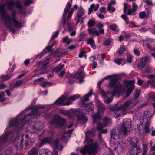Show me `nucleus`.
<instances>
[{
    "label": "nucleus",
    "mask_w": 155,
    "mask_h": 155,
    "mask_svg": "<svg viewBox=\"0 0 155 155\" xmlns=\"http://www.w3.org/2000/svg\"><path fill=\"white\" fill-rule=\"evenodd\" d=\"M5 6L4 4L0 5V13L1 18L4 21L7 28L10 31L14 33L15 31V29L9 25L12 24L16 28H19L21 26L22 24L17 21L15 19V11L14 10L12 12L11 19L9 14H6L5 9Z\"/></svg>",
    "instance_id": "2"
},
{
    "label": "nucleus",
    "mask_w": 155,
    "mask_h": 155,
    "mask_svg": "<svg viewBox=\"0 0 155 155\" xmlns=\"http://www.w3.org/2000/svg\"><path fill=\"white\" fill-rule=\"evenodd\" d=\"M45 107L44 105H38L35 106L30 105L20 113L14 119H11L9 121V127L14 126L18 127V131L26 123V119L28 117L34 116L37 117L41 114L38 110Z\"/></svg>",
    "instance_id": "1"
},
{
    "label": "nucleus",
    "mask_w": 155,
    "mask_h": 155,
    "mask_svg": "<svg viewBox=\"0 0 155 155\" xmlns=\"http://www.w3.org/2000/svg\"><path fill=\"white\" fill-rule=\"evenodd\" d=\"M92 117L94 119V123L97 119L99 118V114H94L92 115Z\"/></svg>",
    "instance_id": "54"
},
{
    "label": "nucleus",
    "mask_w": 155,
    "mask_h": 155,
    "mask_svg": "<svg viewBox=\"0 0 155 155\" xmlns=\"http://www.w3.org/2000/svg\"><path fill=\"white\" fill-rule=\"evenodd\" d=\"M85 11L82 8H80L77 14V17L80 18L84 15Z\"/></svg>",
    "instance_id": "30"
},
{
    "label": "nucleus",
    "mask_w": 155,
    "mask_h": 155,
    "mask_svg": "<svg viewBox=\"0 0 155 155\" xmlns=\"http://www.w3.org/2000/svg\"><path fill=\"white\" fill-rule=\"evenodd\" d=\"M137 8L138 5L135 3H133L132 5V9L136 12Z\"/></svg>",
    "instance_id": "60"
},
{
    "label": "nucleus",
    "mask_w": 155,
    "mask_h": 155,
    "mask_svg": "<svg viewBox=\"0 0 155 155\" xmlns=\"http://www.w3.org/2000/svg\"><path fill=\"white\" fill-rule=\"evenodd\" d=\"M23 83L24 82L22 80H18L14 84V86H13V87L14 88H16L18 87L21 86V84H23Z\"/></svg>",
    "instance_id": "35"
},
{
    "label": "nucleus",
    "mask_w": 155,
    "mask_h": 155,
    "mask_svg": "<svg viewBox=\"0 0 155 155\" xmlns=\"http://www.w3.org/2000/svg\"><path fill=\"white\" fill-rule=\"evenodd\" d=\"M136 104H133L131 100H129L126 101L125 103L120 106H115L114 108V110H122L125 111L129 108H132Z\"/></svg>",
    "instance_id": "11"
},
{
    "label": "nucleus",
    "mask_w": 155,
    "mask_h": 155,
    "mask_svg": "<svg viewBox=\"0 0 155 155\" xmlns=\"http://www.w3.org/2000/svg\"><path fill=\"white\" fill-rule=\"evenodd\" d=\"M140 93V90L137 91L135 94L134 99L137 98L139 96Z\"/></svg>",
    "instance_id": "56"
},
{
    "label": "nucleus",
    "mask_w": 155,
    "mask_h": 155,
    "mask_svg": "<svg viewBox=\"0 0 155 155\" xmlns=\"http://www.w3.org/2000/svg\"><path fill=\"white\" fill-rule=\"evenodd\" d=\"M138 143L137 139L135 137H133L131 139L130 141V144L132 146L137 145V144Z\"/></svg>",
    "instance_id": "32"
},
{
    "label": "nucleus",
    "mask_w": 155,
    "mask_h": 155,
    "mask_svg": "<svg viewBox=\"0 0 155 155\" xmlns=\"http://www.w3.org/2000/svg\"><path fill=\"white\" fill-rule=\"evenodd\" d=\"M111 43V41L110 39H107L104 42V45L106 46L109 45Z\"/></svg>",
    "instance_id": "58"
},
{
    "label": "nucleus",
    "mask_w": 155,
    "mask_h": 155,
    "mask_svg": "<svg viewBox=\"0 0 155 155\" xmlns=\"http://www.w3.org/2000/svg\"><path fill=\"white\" fill-rule=\"evenodd\" d=\"M109 27L110 29L112 31H115L116 30L117 28V25L116 24H114L110 25Z\"/></svg>",
    "instance_id": "49"
},
{
    "label": "nucleus",
    "mask_w": 155,
    "mask_h": 155,
    "mask_svg": "<svg viewBox=\"0 0 155 155\" xmlns=\"http://www.w3.org/2000/svg\"><path fill=\"white\" fill-rule=\"evenodd\" d=\"M121 17L125 21L126 23L127 24L128 23V18L125 15H122Z\"/></svg>",
    "instance_id": "52"
},
{
    "label": "nucleus",
    "mask_w": 155,
    "mask_h": 155,
    "mask_svg": "<svg viewBox=\"0 0 155 155\" xmlns=\"http://www.w3.org/2000/svg\"><path fill=\"white\" fill-rule=\"evenodd\" d=\"M132 57L130 55H129L127 57V61L128 62H131L132 61Z\"/></svg>",
    "instance_id": "61"
},
{
    "label": "nucleus",
    "mask_w": 155,
    "mask_h": 155,
    "mask_svg": "<svg viewBox=\"0 0 155 155\" xmlns=\"http://www.w3.org/2000/svg\"><path fill=\"white\" fill-rule=\"evenodd\" d=\"M68 31L69 32L71 31L73 29V25L70 23H68Z\"/></svg>",
    "instance_id": "57"
},
{
    "label": "nucleus",
    "mask_w": 155,
    "mask_h": 155,
    "mask_svg": "<svg viewBox=\"0 0 155 155\" xmlns=\"http://www.w3.org/2000/svg\"><path fill=\"white\" fill-rule=\"evenodd\" d=\"M38 153V150L35 148H33L28 152L29 155H37Z\"/></svg>",
    "instance_id": "33"
},
{
    "label": "nucleus",
    "mask_w": 155,
    "mask_h": 155,
    "mask_svg": "<svg viewBox=\"0 0 155 155\" xmlns=\"http://www.w3.org/2000/svg\"><path fill=\"white\" fill-rule=\"evenodd\" d=\"M54 55L56 57H60L62 56L63 55H64L65 54L59 51H56L54 53Z\"/></svg>",
    "instance_id": "44"
},
{
    "label": "nucleus",
    "mask_w": 155,
    "mask_h": 155,
    "mask_svg": "<svg viewBox=\"0 0 155 155\" xmlns=\"http://www.w3.org/2000/svg\"><path fill=\"white\" fill-rule=\"evenodd\" d=\"M120 89L118 90V88H116V87L114 88L113 93L108 92L105 91L103 90H101V92L102 96L105 97V102L107 104L111 103L112 101L113 96L115 95L117 93L119 92Z\"/></svg>",
    "instance_id": "7"
},
{
    "label": "nucleus",
    "mask_w": 155,
    "mask_h": 155,
    "mask_svg": "<svg viewBox=\"0 0 155 155\" xmlns=\"http://www.w3.org/2000/svg\"><path fill=\"white\" fill-rule=\"evenodd\" d=\"M144 114L145 118H143V121L145 123L144 127V132L147 133L149 131V127L151 123V120L153 114L152 113L149 111H145Z\"/></svg>",
    "instance_id": "8"
},
{
    "label": "nucleus",
    "mask_w": 155,
    "mask_h": 155,
    "mask_svg": "<svg viewBox=\"0 0 155 155\" xmlns=\"http://www.w3.org/2000/svg\"><path fill=\"white\" fill-rule=\"evenodd\" d=\"M111 146L112 147V150L118 153L123 152L125 148L126 145L124 141L119 142L117 140H114L111 144Z\"/></svg>",
    "instance_id": "10"
},
{
    "label": "nucleus",
    "mask_w": 155,
    "mask_h": 155,
    "mask_svg": "<svg viewBox=\"0 0 155 155\" xmlns=\"http://www.w3.org/2000/svg\"><path fill=\"white\" fill-rule=\"evenodd\" d=\"M103 128V125L101 123H98L97 125V130H99L100 131H101Z\"/></svg>",
    "instance_id": "55"
},
{
    "label": "nucleus",
    "mask_w": 155,
    "mask_h": 155,
    "mask_svg": "<svg viewBox=\"0 0 155 155\" xmlns=\"http://www.w3.org/2000/svg\"><path fill=\"white\" fill-rule=\"evenodd\" d=\"M131 121L129 119H125L123 120L122 124L121 125L129 129L131 127Z\"/></svg>",
    "instance_id": "18"
},
{
    "label": "nucleus",
    "mask_w": 155,
    "mask_h": 155,
    "mask_svg": "<svg viewBox=\"0 0 155 155\" xmlns=\"http://www.w3.org/2000/svg\"><path fill=\"white\" fill-rule=\"evenodd\" d=\"M91 7L92 8L94 9L95 11H96L98 10V8L99 7V4H97L95 5L94 4H92L91 5Z\"/></svg>",
    "instance_id": "45"
},
{
    "label": "nucleus",
    "mask_w": 155,
    "mask_h": 155,
    "mask_svg": "<svg viewBox=\"0 0 155 155\" xmlns=\"http://www.w3.org/2000/svg\"><path fill=\"white\" fill-rule=\"evenodd\" d=\"M41 152H42V153L40 154L39 155H58V153L57 151H54L53 153L49 151H46L45 149H43L41 150Z\"/></svg>",
    "instance_id": "20"
},
{
    "label": "nucleus",
    "mask_w": 155,
    "mask_h": 155,
    "mask_svg": "<svg viewBox=\"0 0 155 155\" xmlns=\"http://www.w3.org/2000/svg\"><path fill=\"white\" fill-rule=\"evenodd\" d=\"M92 94V90H91L84 97V101H88L89 100V97H91Z\"/></svg>",
    "instance_id": "37"
},
{
    "label": "nucleus",
    "mask_w": 155,
    "mask_h": 155,
    "mask_svg": "<svg viewBox=\"0 0 155 155\" xmlns=\"http://www.w3.org/2000/svg\"><path fill=\"white\" fill-rule=\"evenodd\" d=\"M87 43L90 45L93 49H96V45L94 43V40L92 38H90L87 41Z\"/></svg>",
    "instance_id": "25"
},
{
    "label": "nucleus",
    "mask_w": 155,
    "mask_h": 155,
    "mask_svg": "<svg viewBox=\"0 0 155 155\" xmlns=\"http://www.w3.org/2000/svg\"><path fill=\"white\" fill-rule=\"evenodd\" d=\"M64 67V65H63L60 64L55 69V71L57 72H59L61 71Z\"/></svg>",
    "instance_id": "47"
},
{
    "label": "nucleus",
    "mask_w": 155,
    "mask_h": 155,
    "mask_svg": "<svg viewBox=\"0 0 155 155\" xmlns=\"http://www.w3.org/2000/svg\"><path fill=\"white\" fill-rule=\"evenodd\" d=\"M104 78L106 79L111 78L109 84V86L110 88L114 87L118 88V90L121 89V85L117 82L118 79L116 74L107 76Z\"/></svg>",
    "instance_id": "9"
},
{
    "label": "nucleus",
    "mask_w": 155,
    "mask_h": 155,
    "mask_svg": "<svg viewBox=\"0 0 155 155\" xmlns=\"http://www.w3.org/2000/svg\"><path fill=\"white\" fill-rule=\"evenodd\" d=\"M32 3V0H26L25 2V5H28Z\"/></svg>",
    "instance_id": "62"
},
{
    "label": "nucleus",
    "mask_w": 155,
    "mask_h": 155,
    "mask_svg": "<svg viewBox=\"0 0 155 155\" xmlns=\"http://www.w3.org/2000/svg\"><path fill=\"white\" fill-rule=\"evenodd\" d=\"M134 88V87H130L127 91L126 93V97H128L132 92Z\"/></svg>",
    "instance_id": "38"
},
{
    "label": "nucleus",
    "mask_w": 155,
    "mask_h": 155,
    "mask_svg": "<svg viewBox=\"0 0 155 155\" xmlns=\"http://www.w3.org/2000/svg\"><path fill=\"white\" fill-rule=\"evenodd\" d=\"M51 140V137H48L43 139L41 141L40 146H41L45 143L50 142Z\"/></svg>",
    "instance_id": "29"
},
{
    "label": "nucleus",
    "mask_w": 155,
    "mask_h": 155,
    "mask_svg": "<svg viewBox=\"0 0 155 155\" xmlns=\"http://www.w3.org/2000/svg\"><path fill=\"white\" fill-rule=\"evenodd\" d=\"M111 133V138L115 140L119 138V135L117 134L116 130L115 129H113L110 131Z\"/></svg>",
    "instance_id": "21"
},
{
    "label": "nucleus",
    "mask_w": 155,
    "mask_h": 155,
    "mask_svg": "<svg viewBox=\"0 0 155 155\" xmlns=\"http://www.w3.org/2000/svg\"><path fill=\"white\" fill-rule=\"evenodd\" d=\"M97 106L100 111H101L103 112L105 110V107L104 106L103 104L101 103V102H98L97 104Z\"/></svg>",
    "instance_id": "31"
},
{
    "label": "nucleus",
    "mask_w": 155,
    "mask_h": 155,
    "mask_svg": "<svg viewBox=\"0 0 155 155\" xmlns=\"http://www.w3.org/2000/svg\"><path fill=\"white\" fill-rule=\"evenodd\" d=\"M73 129L68 130V131L65 132L63 134L61 138V140L66 141L67 140L71 135V134L73 131Z\"/></svg>",
    "instance_id": "17"
},
{
    "label": "nucleus",
    "mask_w": 155,
    "mask_h": 155,
    "mask_svg": "<svg viewBox=\"0 0 155 155\" xmlns=\"http://www.w3.org/2000/svg\"><path fill=\"white\" fill-rule=\"evenodd\" d=\"M28 129L31 128L34 130H41L43 128V124L41 122H35L29 120L28 122Z\"/></svg>",
    "instance_id": "12"
},
{
    "label": "nucleus",
    "mask_w": 155,
    "mask_h": 155,
    "mask_svg": "<svg viewBox=\"0 0 155 155\" xmlns=\"http://www.w3.org/2000/svg\"><path fill=\"white\" fill-rule=\"evenodd\" d=\"M99 10L101 12L105 13L106 12V8L105 7H102Z\"/></svg>",
    "instance_id": "63"
},
{
    "label": "nucleus",
    "mask_w": 155,
    "mask_h": 155,
    "mask_svg": "<svg viewBox=\"0 0 155 155\" xmlns=\"http://www.w3.org/2000/svg\"><path fill=\"white\" fill-rule=\"evenodd\" d=\"M123 86L126 87H134V82L132 81H125L124 82Z\"/></svg>",
    "instance_id": "26"
},
{
    "label": "nucleus",
    "mask_w": 155,
    "mask_h": 155,
    "mask_svg": "<svg viewBox=\"0 0 155 155\" xmlns=\"http://www.w3.org/2000/svg\"><path fill=\"white\" fill-rule=\"evenodd\" d=\"M145 64L141 61L138 63L137 65V68L138 69H142L144 66Z\"/></svg>",
    "instance_id": "41"
},
{
    "label": "nucleus",
    "mask_w": 155,
    "mask_h": 155,
    "mask_svg": "<svg viewBox=\"0 0 155 155\" xmlns=\"http://www.w3.org/2000/svg\"><path fill=\"white\" fill-rule=\"evenodd\" d=\"M76 46L74 45H71L68 48V49L70 50H72L76 48Z\"/></svg>",
    "instance_id": "64"
},
{
    "label": "nucleus",
    "mask_w": 155,
    "mask_h": 155,
    "mask_svg": "<svg viewBox=\"0 0 155 155\" xmlns=\"http://www.w3.org/2000/svg\"><path fill=\"white\" fill-rule=\"evenodd\" d=\"M5 5L10 10L12 11V12L13 11H15V10H13V8L15 5L16 8L19 10L23 8L21 3L18 1H17L15 3V4L14 1H8L5 3Z\"/></svg>",
    "instance_id": "13"
},
{
    "label": "nucleus",
    "mask_w": 155,
    "mask_h": 155,
    "mask_svg": "<svg viewBox=\"0 0 155 155\" xmlns=\"http://www.w3.org/2000/svg\"><path fill=\"white\" fill-rule=\"evenodd\" d=\"M53 83L49 82H45L40 84V86L42 87H45L47 85H51Z\"/></svg>",
    "instance_id": "39"
},
{
    "label": "nucleus",
    "mask_w": 155,
    "mask_h": 155,
    "mask_svg": "<svg viewBox=\"0 0 155 155\" xmlns=\"http://www.w3.org/2000/svg\"><path fill=\"white\" fill-rule=\"evenodd\" d=\"M139 17L141 19H143L144 18H147L148 17V15H147L144 11L140 12L139 14Z\"/></svg>",
    "instance_id": "34"
},
{
    "label": "nucleus",
    "mask_w": 155,
    "mask_h": 155,
    "mask_svg": "<svg viewBox=\"0 0 155 155\" xmlns=\"http://www.w3.org/2000/svg\"><path fill=\"white\" fill-rule=\"evenodd\" d=\"M124 13H127V14L130 15H135V11L132 8H127L126 6L124 7Z\"/></svg>",
    "instance_id": "22"
},
{
    "label": "nucleus",
    "mask_w": 155,
    "mask_h": 155,
    "mask_svg": "<svg viewBox=\"0 0 155 155\" xmlns=\"http://www.w3.org/2000/svg\"><path fill=\"white\" fill-rule=\"evenodd\" d=\"M126 50L125 47L124 46H121L118 50V53L120 54H123Z\"/></svg>",
    "instance_id": "42"
},
{
    "label": "nucleus",
    "mask_w": 155,
    "mask_h": 155,
    "mask_svg": "<svg viewBox=\"0 0 155 155\" xmlns=\"http://www.w3.org/2000/svg\"><path fill=\"white\" fill-rule=\"evenodd\" d=\"M128 131V129L125 127L121 126L119 130V132L121 134L126 135L127 134Z\"/></svg>",
    "instance_id": "24"
},
{
    "label": "nucleus",
    "mask_w": 155,
    "mask_h": 155,
    "mask_svg": "<svg viewBox=\"0 0 155 155\" xmlns=\"http://www.w3.org/2000/svg\"><path fill=\"white\" fill-rule=\"evenodd\" d=\"M88 31L90 34H93L97 36L99 35V31L96 30L95 29L93 28L92 29H88Z\"/></svg>",
    "instance_id": "27"
},
{
    "label": "nucleus",
    "mask_w": 155,
    "mask_h": 155,
    "mask_svg": "<svg viewBox=\"0 0 155 155\" xmlns=\"http://www.w3.org/2000/svg\"><path fill=\"white\" fill-rule=\"evenodd\" d=\"M103 124L105 126L110 125L111 124V119L107 117H105L103 119Z\"/></svg>",
    "instance_id": "23"
},
{
    "label": "nucleus",
    "mask_w": 155,
    "mask_h": 155,
    "mask_svg": "<svg viewBox=\"0 0 155 155\" xmlns=\"http://www.w3.org/2000/svg\"><path fill=\"white\" fill-rule=\"evenodd\" d=\"M83 106L85 108V110L88 112L92 111L94 110V105L91 103L85 104L83 103Z\"/></svg>",
    "instance_id": "16"
},
{
    "label": "nucleus",
    "mask_w": 155,
    "mask_h": 155,
    "mask_svg": "<svg viewBox=\"0 0 155 155\" xmlns=\"http://www.w3.org/2000/svg\"><path fill=\"white\" fill-rule=\"evenodd\" d=\"M71 3L70 2H68L64 10L63 15V18L64 26L68 21H70L71 19V17L74 11V8H71Z\"/></svg>",
    "instance_id": "6"
},
{
    "label": "nucleus",
    "mask_w": 155,
    "mask_h": 155,
    "mask_svg": "<svg viewBox=\"0 0 155 155\" xmlns=\"http://www.w3.org/2000/svg\"><path fill=\"white\" fill-rule=\"evenodd\" d=\"M152 69L149 66H147L146 67L142 75L144 76H147V74L148 73L151 72Z\"/></svg>",
    "instance_id": "28"
},
{
    "label": "nucleus",
    "mask_w": 155,
    "mask_h": 155,
    "mask_svg": "<svg viewBox=\"0 0 155 155\" xmlns=\"http://www.w3.org/2000/svg\"><path fill=\"white\" fill-rule=\"evenodd\" d=\"M144 46H146V48H147L149 49L152 51H155V48H152V47L147 42H144Z\"/></svg>",
    "instance_id": "43"
},
{
    "label": "nucleus",
    "mask_w": 155,
    "mask_h": 155,
    "mask_svg": "<svg viewBox=\"0 0 155 155\" xmlns=\"http://www.w3.org/2000/svg\"><path fill=\"white\" fill-rule=\"evenodd\" d=\"M107 9L110 12H114L115 10V8L114 7H112L111 6L109 5H108Z\"/></svg>",
    "instance_id": "50"
},
{
    "label": "nucleus",
    "mask_w": 155,
    "mask_h": 155,
    "mask_svg": "<svg viewBox=\"0 0 155 155\" xmlns=\"http://www.w3.org/2000/svg\"><path fill=\"white\" fill-rule=\"evenodd\" d=\"M58 34H59V33L58 31H56L55 32H54V33L53 34L52 37L51 38V39L53 40V39H54L55 38H56L58 36Z\"/></svg>",
    "instance_id": "59"
},
{
    "label": "nucleus",
    "mask_w": 155,
    "mask_h": 155,
    "mask_svg": "<svg viewBox=\"0 0 155 155\" xmlns=\"http://www.w3.org/2000/svg\"><path fill=\"white\" fill-rule=\"evenodd\" d=\"M58 118L59 119V122L55 123V124L57 127L60 128L65 123V120L63 118H61L59 116H58Z\"/></svg>",
    "instance_id": "19"
},
{
    "label": "nucleus",
    "mask_w": 155,
    "mask_h": 155,
    "mask_svg": "<svg viewBox=\"0 0 155 155\" xmlns=\"http://www.w3.org/2000/svg\"><path fill=\"white\" fill-rule=\"evenodd\" d=\"M86 135V140L87 141L90 136L93 134V133L91 131H88L85 133Z\"/></svg>",
    "instance_id": "40"
},
{
    "label": "nucleus",
    "mask_w": 155,
    "mask_h": 155,
    "mask_svg": "<svg viewBox=\"0 0 155 155\" xmlns=\"http://www.w3.org/2000/svg\"><path fill=\"white\" fill-rule=\"evenodd\" d=\"M5 93L3 92H2L0 93V102H4L6 100L5 97Z\"/></svg>",
    "instance_id": "36"
},
{
    "label": "nucleus",
    "mask_w": 155,
    "mask_h": 155,
    "mask_svg": "<svg viewBox=\"0 0 155 155\" xmlns=\"http://www.w3.org/2000/svg\"><path fill=\"white\" fill-rule=\"evenodd\" d=\"M75 77L77 79H79V83L81 84L82 82L84 81L83 78L85 77L84 73L83 71L78 72L75 74Z\"/></svg>",
    "instance_id": "15"
},
{
    "label": "nucleus",
    "mask_w": 155,
    "mask_h": 155,
    "mask_svg": "<svg viewBox=\"0 0 155 155\" xmlns=\"http://www.w3.org/2000/svg\"><path fill=\"white\" fill-rule=\"evenodd\" d=\"M123 61V59L121 58L115 59H114L115 62L118 65H120Z\"/></svg>",
    "instance_id": "51"
},
{
    "label": "nucleus",
    "mask_w": 155,
    "mask_h": 155,
    "mask_svg": "<svg viewBox=\"0 0 155 155\" xmlns=\"http://www.w3.org/2000/svg\"><path fill=\"white\" fill-rule=\"evenodd\" d=\"M79 97V95L78 94L69 97L62 95L57 100L54 104L59 106L69 105L71 102L77 99Z\"/></svg>",
    "instance_id": "3"
},
{
    "label": "nucleus",
    "mask_w": 155,
    "mask_h": 155,
    "mask_svg": "<svg viewBox=\"0 0 155 155\" xmlns=\"http://www.w3.org/2000/svg\"><path fill=\"white\" fill-rule=\"evenodd\" d=\"M86 36L84 32H81L80 35V39L79 41H81Z\"/></svg>",
    "instance_id": "53"
},
{
    "label": "nucleus",
    "mask_w": 155,
    "mask_h": 155,
    "mask_svg": "<svg viewBox=\"0 0 155 155\" xmlns=\"http://www.w3.org/2000/svg\"><path fill=\"white\" fill-rule=\"evenodd\" d=\"M98 144L96 143H93L88 147L85 145L84 148L80 150L81 154L85 155L87 153V155H94L97 152Z\"/></svg>",
    "instance_id": "5"
},
{
    "label": "nucleus",
    "mask_w": 155,
    "mask_h": 155,
    "mask_svg": "<svg viewBox=\"0 0 155 155\" xmlns=\"http://www.w3.org/2000/svg\"><path fill=\"white\" fill-rule=\"evenodd\" d=\"M143 151L142 153V155H146L147 150V147L146 144H144L143 145Z\"/></svg>",
    "instance_id": "46"
},
{
    "label": "nucleus",
    "mask_w": 155,
    "mask_h": 155,
    "mask_svg": "<svg viewBox=\"0 0 155 155\" xmlns=\"http://www.w3.org/2000/svg\"><path fill=\"white\" fill-rule=\"evenodd\" d=\"M95 23V21L90 20L89 21L88 23V27L90 28H91L94 26Z\"/></svg>",
    "instance_id": "48"
},
{
    "label": "nucleus",
    "mask_w": 155,
    "mask_h": 155,
    "mask_svg": "<svg viewBox=\"0 0 155 155\" xmlns=\"http://www.w3.org/2000/svg\"><path fill=\"white\" fill-rule=\"evenodd\" d=\"M80 110V109H73L68 114L69 118L74 120L75 119V117H77L79 121L85 123L88 120L87 117L81 114Z\"/></svg>",
    "instance_id": "4"
},
{
    "label": "nucleus",
    "mask_w": 155,
    "mask_h": 155,
    "mask_svg": "<svg viewBox=\"0 0 155 155\" xmlns=\"http://www.w3.org/2000/svg\"><path fill=\"white\" fill-rule=\"evenodd\" d=\"M14 132H8L5 133L2 135V137H0V142H5L8 138H12L14 135Z\"/></svg>",
    "instance_id": "14"
}]
</instances>
